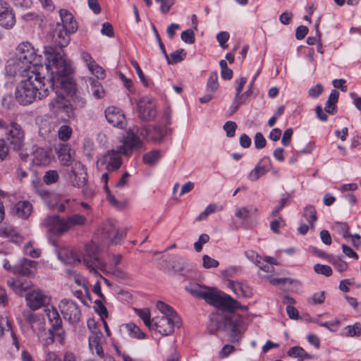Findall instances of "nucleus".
Here are the masks:
<instances>
[{
	"instance_id": "338daca9",
	"label": "nucleus",
	"mask_w": 361,
	"mask_h": 361,
	"mask_svg": "<svg viewBox=\"0 0 361 361\" xmlns=\"http://www.w3.org/2000/svg\"><path fill=\"white\" fill-rule=\"evenodd\" d=\"M106 192L107 200L110 204L116 208L121 209L124 207L121 202H119L116 197L111 193L108 187L106 186Z\"/></svg>"
},
{
	"instance_id": "f3484780",
	"label": "nucleus",
	"mask_w": 361,
	"mask_h": 361,
	"mask_svg": "<svg viewBox=\"0 0 361 361\" xmlns=\"http://www.w3.org/2000/svg\"><path fill=\"white\" fill-rule=\"evenodd\" d=\"M105 116L108 123L114 127L123 129L126 126L125 115L122 111L117 107H108L105 110Z\"/></svg>"
},
{
	"instance_id": "423d86ee",
	"label": "nucleus",
	"mask_w": 361,
	"mask_h": 361,
	"mask_svg": "<svg viewBox=\"0 0 361 361\" xmlns=\"http://www.w3.org/2000/svg\"><path fill=\"white\" fill-rule=\"evenodd\" d=\"M139 118L145 121H151L157 115L156 101L149 97L140 98L136 104Z\"/></svg>"
},
{
	"instance_id": "f704fd0d",
	"label": "nucleus",
	"mask_w": 361,
	"mask_h": 361,
	"mask_svg": "<svg viewBox=\"0 0 361 361\" xmlns=\"http://www.w3.org/2000/svg\"><path fill=\"white\" fill-rule=\"evenodd\" d=\"M32 212V205L28 201L18 202L15 207L14 212L22 219H27Z\"/></svg>"
},
{
	"instance_id": "6e6d98bb",
	"label": "nucleus",
	"mask_w": 361,
	"mask_h": 361,
	"mask_svg": "<svg viewBox=\"0 0 361 361\" xmlns=\"http://www.w3.org/2000/svg\"><path fill=\"white\" fill-rule=\"evenodd\" d=\"M72 129L66 125L61 126L58 130V135L60 140L66 141L68 140L71 135Z\"/></svg>"
},
{
	"instance_id": "4468645a",
	"label": "nucleus",
	"mask_w": 361,
	"mask_h": 361,
	"mask_svg": "<svg viewBox=\"0 0 361 361\" xmlns=\"http://www.w3.org/2000/svg\"><path fill=\"white\" fill-rule=\"evenodd\" d=\"M102 235L111 243H117L126 236V231L120 230L116 221L109 220L104 224Z\"/></svg>"
},
{
	"instance_id": "a211bd4d",
	"label": "nucleus",
	"mask_w": 361,
	"mask_h": 361,
	"mask_svg": "<svg viewBox=\"0 0 361 361\" xmlns=\"http://www.w3.org/2000/svg\"><path fill=\"white\" fill-rule=\"evenodd\" d=\"M120 154L122 153L117 152V149H111L101 158L98 163L105 165L109 171H116L121 166L122 161Z\"/></svg>"
},
{
	"instance_id": "49530a36",
	"label": "nucleus",
	"mask_w": 361,
	"mask_h": 361,
	"mask_svg": "<svg viewBox=\"0 0 361 361\" xmlns=\"http://www.w3.org/2000/svg\"><path fill=\"white\" fill-rule=\"evenodd\" d=\"M55 128V124L48 121L41 122L39 133L44 138L48 137L49 134L51 133Z\"/></svg>"
},
{
	"instance_id": "c756f323",
	"label": "nucleus",
	"mask_w": 361,
	"mask_h": 361,
	"mask_svg": "<svg viewBox=\"0 0 361 361\" xmlns=\"http://www.w3.org/2000/svg\"><path fill=\"white\" fill-rule=\"evenodd\" d=\"M59 259L66 264H75L80 262V259L74 251L68 247H63L58 251Z\"/></svg>"
},
{
	"instance_id": "a878e982",
	"label": "nucleus",
	"mask_w": 361,
	"mask_h": 361,
	"mask_svg": "<svg viewBox=\"0 0 361 361\" xmlns=\"http://www.w3.org/2000/svg\"><path fill=\"white\" fill-rule=\"evenodd\" d=\"M32 161L36 166H47L51 157L46 149L37 147L32 152Z\"/></svg>"
},
{
	"instance_id": "f257e3e1",
	"label": "nucleus",
	"mask_w": 361,
	"mask_h": 361,
	"mask_svg": "<svg viewBox=\"0 0 361 361\" xmlns=\"http://www.w3.org/2000/svg\"><path fill=\"white\" fill-rule=\"evenodd\" d=\"M46 68L50 71V75L45 77L39 70L31 71L27 78L18 84L16 90V99L21 105H28L36 99H41L48 96L50 90L59 85L64 86L66 76L73 72L72 64L62 53L56 48L49 46L44 47Z\"/></svg>"
},
{
	"instance_id": "0e129e2a",
	"label": "nucleus",
	"mask_w": 361,
	"mask_h": 361,
	"mask_svg": "<svg viewBox=\"0 0 361 361\" xmlns=\"http://www.w3.org/2000/svg\"><path fill=\"white\" fill-rule=\"evenodd\" d=\"M236 128L237 124L233 121H227L224 125V129L226 132V135L228 137H233L235 136Z\"/></svg>"
},
{
	"instance_id": "7c9ffc66",
	"label": "nucleus",
	"mask_w": 361,
	"mask_h": 361,
	"mask_svg": "<svg viewBox=\"0 0 361 361\" xmlns=\"http://www.w3.org/2000/svg\"><path fill=\"white\" fill-rule=\"evenodd\" d=\"M246 82L245 78H240L238 80H236V92L231 106L232 113L235 112L242 104L245 103L244 94H242L241 92Z\"/></svg>"
},
{
	"instance_id": "c03bdc74",
	"label": "nucleus",
	"mask_w": 361,
	"mask_h": 361,
	"mask_svg": "<svg viewBox=\"0 0 361 361\" xmlns=\"http://www.w3.org/2000/svg\"><path fill=\"white\" fill-rule=\"evenodd\" d=\"M157 307L163 314L161 317H178L173 309L164 302L158 301Z\"/></svg>"
},
{
	"instance_id": "5701e85b",
	"label": "nucleus",
	"mask_w": 361,
	"mask_h": 361,
	"mask_svg": "<svg viewBox=\"0 0 361 361\" xmlns=\"http://www.w3.org/2000/svg\"><path fill=\"white\" fill-rule=\"evenodd\" d=\"M118 331L123 338L130 337L137 339L145 338V334L133 323L121 324L119 326Z\"/></svg>"
},
{
	"instance_id": "774afa93",
	"label": "nucleus",
	"mask_w": 361,
	"mask_h": 361,
	"mask_svg": "<svg viewBox=\"0 0 361 361\" xmlns=\"http://www.w3.org/2000/svg\"><path fill=\"white\" fill-rule=\"evenodd\" d=\"M323 90V86L321 84H317L308 90V95L312 98H317L322 93Z\"/></svg>"
},
{
	"instance_id": "412c9836",
	"label": "nucleus",
	"mask_w": 361,
	"mask_h": 361,
	"mask_svg": "<svg viewBox=\"0 0 361 361\" xmlns=\"http://www.w3.org/2000/svg\"><path fill=\"white\" fill-rule=\"evenodd\" d=\"M219 88L217 73H212L206 85V94L200 98L201 103H207L212 99L214 94Z\"/></svg>"
},
{
	"instance_id": "2eb2a0df",
	"label": "nucleus",
	"mask_w": 361,
	"mask_h": 361,
	"mask_svg": "<svg viewBox=\"0 0 361 361\" xmlns=\"http://www.w3.org/2000/svg\"><path fill=\"white\" fill-rule=\"evenodd\" d=\"M15 23V13L9 3L0 0V25L6 29H11Z\"/></svg>"
},
{
	"instance_id": "680f3d73",
	"label": "nucleus",
	"mask_w": 361,
	"mask_h": 361,
	"mask_svg": "<svg viewBox=\"0 0 361 361\" xmlns=\"http://www.w3.org/2000/svg\"><path fill=\"white\" fill-rule=\"evenodd\" d=\"M210 238L209 235L202 233L199 236L198 240L194 243V248L196 252H200L202 249V245L209 242Z\"/></svg>"
},
{
	"instance_id": "473e14b6",
	"label": "nucleus",
	"mask_w": 361,
	"mask_h": 361,
	"mask_svg": "<svg viewBox=\"0 0 361 361\" xmlns=\"http://www.w3.org/2000/svg\"><path fill=\"white\" fill-rule=\"evenodd\" d=\"M227 286L239 298H247L251 295L250 288L240 282L228 280Z\"/></svg>"
},
{
	"instance_id": "cd10ccee",
	"label": "nucleus",
	"mask_w": 361,
	"mask_h": 361,
	"mask_svg": "<svg viewBox=\"0 0 361 361\" xmlns=\"http://www.w3.org/2000/svg\"><path fill=\"white\" fill-rule=\"evenodd\" d=\"M61 20L62 22L61 27L66 29L70 32H75L78 30V24L74 20L73 15L66 9L59 11Z\"/></svg>"
},
{
	"instance_id": "79ce46f5",
	"label": "nucleus",
	"mask_w": 361,
	"mask_h": 361,
	"mask_svg": "<svg viewBox=\"0 0 361 361\" xmlns=\"http://www.w3.org/2000/svg\"><path fill=\"white\" fill-rule=\"evenodd\" d=\"M303 216L306 219V221L310 224L311 226L313 228L314 222L317 221V211L314 206L307 205L304 208L303 210Z\"/></svg>"
},
{
	"instance_id": "2f4dec72",
	"label": "nucleus",
	"mask_w": 361,
	"mask_h": 361,
	"mask_svg": "<svg viewBox=\"0 0 361 361\" xmlns=\"http://www.w3.org/2000/svg\"><path fill=\"white\" fill-rule=\"evenodd\" d=\"M49 109L53 113L58 114L60 111L68 112L71 107L65 97L59 94L51 101L49 103Z\"/></svg>"
},
{
	"instance_id": "603ef678",
	"label": "nucleus",
	"mask_w": 361,
	"mask_h": 361,
	"mask_svg": "<svg viewBox=\"0 0 361 361\" xmlns=\"http://www.w3.org/2000/svg\"><path fill=\"white\" fill-rule=\"evenodd\" d=\"M23 317L25 322L28 323L30 328L40 319L39 317L31 312L30 310H25L23 312Z\"/></svg>"
},
{
	"instance_id": "0eeeda50",
	"label": "nucleus",
	"mask_w": 361,
	"mask_h": 361,
	"mask_svg": "<svg viewBox=\"0 0 361 361\" xmlns=\"http://www.w3.org/2000/svg\"><path fill=\"white\" fill-rule=\"evenodd\" d=\"M19 59L27 64L32 70H39L36 66L40 62L39 56L36 54L34 47L28 42L20 43L15 53Z\"/></svg>"
},
{
	"instance_id": "6e6552de",
	"label": "nucleus",
	"mask_w": 361,
	"mask_h": 361,
	"mask_svg": "<svg viewBox=\"0 0 361 361\" xmlns=\"http://www.w3.org/2000/svg\"><path fill=\"white\" fill-rule=\"evenodd\" d=\"M142 142L134 132L129 130L126 135L123 137L121 144L117 146V152L122 154L129 155L134 151H137L142 147Z\"/></svg>"
},
{
	"instance_id": "aec40b11",
	"label": "nucleus",
	"mask_w": 361,
	"mask_h": 361,
	"mask_svg": "<svg viewBox=\"0 0 361 361\" xmlns=\"http://www.w3.org/2000/svg\"><path fill=\"white\" fill-rule=\"evenodd\" d=\"M71 33L66 29L61 27L60 23H57L52 32V41L60 48L65 47L71 40Z\"/></svg>"
},
{
	"instance_id": "39448f33",
	"label": "nucleus",
	"mask_w": 361,
	"mask_h": 361,
	"mask_svg": "<svg viewBox=\"0 0 361 361\" xmlns=\"http://www.w3.org/2000/svg\"><path fill=\"white\" fill-rule=\"evenodd\" d=\"M66 174L71 185L77 188L84 187L87 181V173L80 161H74L66 169Z\"/></svg>"
},
{
	"instance_id": "ea45409f",
	"label": "nucleus",
	"mask_w": 361,
	"mask_h": 361,
	"mask_svg": "<svg viewBox=\"0 0 361 361\" xmlns=\"http://www.w3.org/2000/svg\"><path fill=\"white\" fill-rule=\"evenodd\" d=\"M265 159L261 160L260 162L264 161ZM268 169L265 166L261 165V163L257 164L253 170H252L247 176V178L251 181L258 180L262 176L267 172Z\"/></svg>"
},
{
	"instance_id": "de8ad7c7",
	"label": "nucleus",
	"mask_w": 361,
	"mask_h": 361,
	"mask_svg": "<svg viewBox=\"0 0 361 361\" xmlns=\"http://www.w3.org/2000/svg\"><path fill=\"white\" fill-rule=\"evenodd\" d=\"M160 157L161 154L159 150H152L143 156V161L148 165H154Z\"/></svg>"
},
{
	"instance_id": "864d4df0",
	"label": "nucleus",
	"mask_w": 361,
	"mask_h": 361,
	"mask_svg": "<svg viewBox=\"0 0 361 361\" xmlns=\"http://www.w3.org/2000/svg\"><path fill=\"white\" fill-rule=\"evenodd\" d=\"M32 330L34 333H35L39 338H42L44 334H47L45 332V323L44 322L39 319L35 324L33 325V327H31Z\"/></svg>"
},
{
	"instance_id": "4d7b16f0",
	"label": "nucleus",
	"mask_w": 361,
	"mask_h": 361,
	"mask_svg": "<svg viewBox=\"0 0 361 361\" xmlns=\"http://www.w3.org/2000/svg\"><path fill=\"white\" fill-rule=\"evenodd\" d=\"M269 283L273 286H283L286 283H298V281L290 278H270Z\"/></svg>"
},
{
	"instance_id": "a18cd8bd",
	"label": "nucleus",
	"mask_w": 361,
	"mask_h": 361,
	"mask_svg": "<svg viewBox=\"0 0 361 361\" xmlns=\"http://www.w3.org/2000/svg\"><path fill=\"white\" fill-rule=\"evenodd\" d=\"M46 314L52 326L61 325V319L57 310L54 307H51V308H47L46 310Z\"/></svg>"
},
{
	"instance_id": "72a5a7b5",
	"label": "nucleus",
	"mask_w": 361,
	"mask_h": 361,
	"mask_svg": "<svg viewBox=\"0 0 361 361\" xmlns=\"http://www.w3.org/2000/svg\"><path fill=\"white\" fill-rule=\"evenodd\" d=\"M49 337L46 339L47 344L52 343L54 341L62 343L65 338V331L61 325L52 326L47 332Z\"/></svg>"
},
{
	"instance_id": "c9c22d12",
	"label": "nucleus",
	"mask_w": 361,
	"mask_h": 361,
	"mask_svg": "<svg viewBox=\"0 0 361 361\" xmlns=\"http://www.w3.org/2000/svg\"><path fill=\"white\" fill-rule=\"evenodd\" d=\"M87 80L93 97L97 99L103 98L105 95V90L101 82L91 77L88 78Z\"/></svg>"
},
{
	"instance_id": "f8f14e48",
	"label": "nucleus",
	"mask_w": 361,
	"mask_h": 361,
	"mask_svg": "<svg viewBox=\"0 0 361 361\" xmlns=\"http://www.w3.org/2000/svg\"><path fill=\"white\" fill-rule=\"evenodd\" d=\"M178 317H156L154 318L152 329L163 336L171 334L174 331V326L178 324Z\"/></svg>"
},
{
	"instance_id": "5fc2aeb1",
	"label": "nucleus",
	"mask_w": 361,
	"mask_h": 361,
	"mask_svg": "<svg viewBox=\"0 0 361 361\" xmlns=\"http://www.w3.org/2000/svg\"><path fill=\"white\" fill-rule=\"evenodd\" d=\"M334 228L343 238L350 237L349 226L346 223L336 222L334 224Z\"/></svg>"
},
{
	"instance_id": "4be33fe9",
	"label": "nucleus",
	"mask_w": 361,
	"mask_h": 361,
	"mask_svg": "<svg viewBox=\"0 0 361 361\" xmlns=\"http://www.w3.org/2000/svg\"><path fill=\"white\" fill-rule=\"evenodd\" d=\"M37 264L35 261L23 259L13 267L12 271L19 275L29 276L36 270Z\"/></svg>"
},
{
	"instance_id": "e2e57ef3",
	"label": "nucleus",
	"mask_w": 361,
	"mask_h": 361,
	"mask_svg": "<svg viewBox=\"0 0 361 361\" xmlns=\"http://www.w3.org/2000/svg\"><path fill=\"white\" fill-rule=\"evenodd\" d=\"M24 252L33 258L39 257L41 253L40 250L33 248L31 243H28L24 246Z\"/></svg>"
},
{
	"instance_id": "052dcab7",
	"label": "nucleus",
	"mask_w": 361,
	"mask_h": 361,
	"mask_svg": "<svg viewBox=\"0 0 361 361\" xmlns=\"http://www.w3.org/2000/svg\"><path fill=\"white\" fill-rule=\"evenodd\" d=\"M256 266L266 273H272L274 271V267L267 263L264 258H260L259 261H256Z\"/></svg>"
},
{
	"instance_id": "4c0bfd02",
	"label": "nucleus",
	"mask_w": 361,
	"mask_h": 361,
	"mask_svg": "<svg viewBox=\"0 0 361 361\" xmlns=\"http://www.w3.org/2000/svg\"><path fill=\"white\" fill-rule=\"evenodd\" d=\"M257 209L253 206L250 207H244L239 208L236 210L235 215L237 218L246 221L247 220L252 214H257Z\"/></svg>"
},
{
	"instance_id": "ddd939ff",
	"label": "nucleus",
	"mask_w": 361,
	"mask_h": 361,
	"mask_svg": "<svg viewBox=\"0 0 361 361\" xmlns=\"http://www.w3.org/2000/svg\"><path fill=\"white\" fill-rule=\"evenodd\" d=\"M31 71H32V69L19 59L16 54L6 62V73L9 77L23 75V73L27 71L28 72L27 74H30Z\"/></svg>"
},
{
	"instance_id": "20e7f679",
	"label": "nucleus",
	"mask_w": 361,
	"mask_h": 361,
	"mask_svg": "<svg viewBox=\"0 0 361 361\" xmlns=\"http://www.w3.org/2000/svg\"><path fill=\"white\" fill-rule=\"evenodd\" d=\"M99 248L93 242L85 245L82 262L90 272L97 274L99 271L104 272L106 269L105 261L99 258Z\"/></svg>"
},
{
	"instance_id": "09e8293b",
	"label": "nucleus",
	"mask_w": 361,
	"mask_h": 361,
	"mask_svg": "<svg viewBox=\"0 0 361 361\" xmlns=\"http://www.w3.org/2000/svg\"><path fill=\"white\" fill-rule=\"evenodd\" d=\"M90 72L94 75L97 79L103 80L106 77L104 69L100 66L96 61L91 64L88 68Z\"/></svg>"
},
{
	"instance_id": "c85d7f7f",
	"label": "nucleus",
	"mask_w": 361,
	"mask_h": 361,
	"mask_svg": "<svg viewBox=\"0 0 361 361\" xmlns=\"http://www.w3.org/2000/svg\"><path fill=\"white\" fill-rule=\"evenodd\" d=\"M226 317L223 315L213 313L209 317V323L207 329L211 334H215L219 330L224 329Z\"/></svg>"
},
{
	"instance_id": "393cba45",
	"label": "nucleus",
	"mask_w": 361,
	"mask_h": 361,
	"mask_svg": "<svg viewBox=\"0 0 361 361\" xmlns=\"http://www.w3.org/2000/svg\"><path fill=\"white\" fill-rule=\"evenodd\" d=\"M75 152L68 145H61L57 151V157L61 165L70 166L73 160Z\"/></svg>"
},
{
	"instance_id": "13d9d810",
	"label": "nucleus",
	"mask_w": 361,
	"mask_h": 361,
	"mask_svg": "<svg viewBox=\"0 0 361 361\" xmlns=\"http://www.w3.org/2000/svg\"><path fill=\"white\" fill-rule=\"evenodd\" d=\"M202 262V265L205 269L216 268L219 264L217 260L212 258L207 255H203Z\"/></svg>"
},
{
	"instance_id": "8fccbe9b",
	"label": "nucleus",
	"mask_w": 361,
	"mask_h": 361,
	"mask_svg": "<svg viewBox=\"0 0 361 361\" xmlns=\"http://www.w3.org/2000/svg\"><path fill=\"white\" fill-rule=\"evenodd\" d=\"M59 179V175L56 170H49L43 176V181L47 185L56 183Z\"/></svg>"
},
{
	"instance_id": "58836bf2",
	"label": "nucleus",
	"mask_w": 361,
	"mask_h": 361,
	"mask_svg": "<svg viewBox=\"0 0 361 361\" xmlns=\"http://www.w3.org/2000/svg\"><path fill=\"white\" fill-rule=\"evenodd\" d=\"M0 235L11 240H17L18 232L13 226L4 224L0 226Z\"/></svg>"
},
{
	"instance_id": "b1692460",
	"label": "nucleus",
	"mask_w": 361,
	"mask_h": 361,
	"mask_svg": "<svg viewBox=\"0 0 361 361\" xmlns=\"http://www.w3.org/2000/svg\"><path fill=\"white\" fill-rule=\"evenodd\" d=\"M104 343V338L102 333L99 331L94 332L89 336V348L92 353H96L100 357H104L102 344Z\"/></svg>"
},
{
	"instance_id": "f03ea898",
	"label": "nucleus",
	"mask_w": 361,
	"mask_h": 361,
	"mask_svg": "<svg viewBox=\"0 0 361 361\" xmlns=\"http://www.w3.org/2000/svg\"><path fill=\"white\" fill-rule=\"evenodd\" d=\"M185 289L194 297L202 298L214 307L228 310H235L239 307L238 301L216 288L202 286L198 283H190L185 286Z\"/></svg>"
},
{
	"instance_id": "bb28decb",
	"label": "nucleus",
	"mask_w": 361,
	"mask_h": 361,
	"mask_svg": "<svg viewBox=\"0 0 361 361\" xmlns=\"http://www.w3.org/2000/svg\"><path fill=\"white\" fill-rule=\"evenodd\" d=\"M171 267L175 272L181 273L183 275H186L193 270L192 264L185 259L178 256L173 257Z\"/></svg>"
},
{
	"instance_id": "7ed1b4c3",
	"label": "nucleus",
	"mask_w": 361,
	"mask_h": 361,
	"mask_svg": "<svg viewBox=\"0 0 361 361\" xmlns=\"http://www.w3.org/2000/svg\"><path fill=\"white\" fill-rule=\"evenodd\" d=\"M87 218L82 214H75L66 218H60L58 215L49 216L44 219L43 224L51 233L63 235L76 226L85 225Z\"/></svg>"
},
{
	"instance_id": "e433bc0d",
	"label": "nucleus",
	"mask_w": 361,
	"mask_h": 361,
	"mask_svg": "<svg viewBox=\"0 0 361 361\" xmlns=\"http://www.w3.org/2000/svg\"><path fill=\"white\" fill-rule=\"evenodd\" d=\"M339 96V92L336 90H332L329 98L327 99L326 106L324 107V110L326 112L330 114H334L336 108V103L338 102V99Z\"/></svg>"
},
{
	"instance_id": "bf43d9fd",
	"label": "nucleus",
	"mask_w": 361,
	"mask_h": 361,
	"mask_svg": "<svg viewBox=\"0 0 361 361\" xmlns=\"http://www.w3.org/2000/svg\"><path fill=\"white\" fill-rule=\"evenodd\" d=\"M314 270L315 272L323 274L326 276H329L332 274V269L328 265L316 264L314 266Z\"/></svg>"
},
{
	"instance_id": "6ab92c4d",
	"label": "nucleus",
	"mask_w": 361,
	"mask_h": 361,
	"mask_svg": "<svg viewBox=\"0 0 361 361\" xmlns=\"http://www.w3.org/2000/svg\"><path fill=\"white\" fill-rule=\"evenodd\" d=\"M6 336L9 337L12 343L18 349L19 343L17 334L13 328L11 321L6 317L0 316V338Z\"/></svg>"
},
{
	"instance_id": "a19ab883",
	"label": "nucleus",
	"mask_w": 361,
	"mask_h": 361,
	"mask_svg": "<svg viewBox=\"0 0 361 361\" xmlns=\"http://www.w3.org/2000/svg\"><path fill=\"white\" fill-rule=\"evenodd\" d=\"M136 314L142 319L145 324L149 329H152L154 318L151 319L150 311L147 308L137 309L135 308Z\"/></svg>"
},
{
	"instance_id": "69168bd1",
	"label": "nucleus",
	"mask_w": 361,
	"mask_h": 361,
	"mask_svg": "<svg viewBox=\"0 0 361 361\" xmlns=\"http://www.w3.org/2000/svg\"><path fill=\"white\" fill-rule=\"evenodd\" d=\"M180 38L185 43L192 44L195 42L194 32L190 29H188L181 33Z\"/></svg>"
},
{
	"instance_id": "9d476101",
	"label": "nucleus",
	"mask_w": 361,
	"mask_h": 361,
	"mask_svg": "<svg viewBox=\"0 0 361 361\" xmlns=\"http://www.w3.org/2000/svg\"><path fill=\"white\" fill-rule=\"evenodd\" d=\"M60 310L65 319L71 324L78 323L81 317L78 305L72 300L63 299L59 304Z\"/></svg>"
},
{
	"instance_id": "dca6fc26",
	"label": "nucleus",
	"mask_w": 361,
	"mask_h": 361,
	"mask_svg": "<svg viewBox=\"0 0 361 361\" xmlns=\"http://www.w3.org/2000/svg\"><path fill=\"white\" fill-rule=\"evenodd\" d=\"M7 139L14 150L21 149L24 143V133L21 126L16 123H12L8 132Z\"/></svg>"
},
{
	"instance_id": "9b49d317",
	"label": "nucleus",
	"mask_w": 361,
	"mask_h": 361,
	"mask_svg": "<svg viewBox=\"0 0 361 361\" xmlns=\"http://www.w3.org/2000/svg\"><path fill=\"white\" fill-rule=\"evenodd\" d=\"M224 329H230L229 336L232 343L238 342L244 331L243 318L237 314H231L226 317Z\"/></svg>"
},
{
	"instance_id": "3c124183",
	"label": "nucleus",
	"mask_w": 361,
	"mask_h": 361,
	"mask_svg": "<svg viewBox=\"0 0 361 361\" xmlns=\"http://www.w3.org/2000/svg\"><path fill=\"white\" fill-rule=\"evenodd\" d=\"M345 335L348 337L359 336L361 334V324L357 322L345 327Z\"/></svg>"
},
{
	"instance_id": "37998d69",
	"label": "nucleus",
	"mask_w": 361,
	"mask_h": 361,
	"mask_svg": "<svg viewBox=\"0 0 361 361\" xmlns=\"http://www.w3.org/2000/svg\"><path fill=\"white\" fill-rule=\"evenodd\" d=\"M186 56V52L183 49L176 50L168 55V59H166L169 64H176L178 62L182 61Z\"/></svg>"
},
{
	"instance_id": "1a4fd4ad",
	"label": "nucleus",
	"mask_w": 361,
	"mask_h": 361,
	"mask_svg": "<svg viewBox=\"0 0 361 361\" xmlns=\"http://www.w3.org/2000/svg\"><path fill=\"white\" fill-rule=\"evenodd\" d=\"M50 300V296L39 289L31 290L25 295L26 304L33 311L47 306Z\"/></svg>"
}]
</instances>
